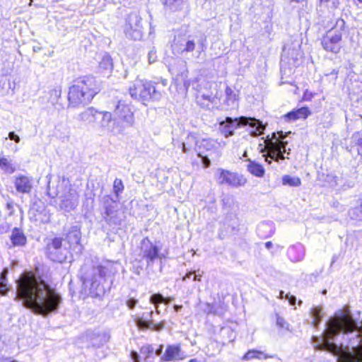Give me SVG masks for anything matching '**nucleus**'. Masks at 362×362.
<instances>
[{
  "mask_svg": "<svg viewBox=\"0 0 362 362\" xmlns=\"http://www.w3.org/2000/svg\"><path fill=\"white\" fill-rule=\"evenodd\" d=\"M187 357V354L181 349L180 344H171L166 347L165 354L162 356L165 361H181Z\"/></svg>",
  "mask_w": 362,
  "mask_h": 362,
  "instance_id": "17",
  "label": "nucleus"
},
{
  "mask_svg": "<svg viewBox=\"0 0 362 362\" xmlns=\"http://www.w3.org/2000/svg\"><path fill=\"white\" fill-rule=\"evenodd\" d=\"M115 115L127 127H132L134 124V115L130 105L124 100H119L115 109Z\"/></svg>",
  "mask_w": 362,
  "mask_h": 362,
  "instance_id": "12",
  "label": "nucleus"
},
{
  "mask_svg": "<svg viewBox=\"0 0 362 362\" xmlns=\"http://www.w3.org/2000/svg\"><path fill=\"white\" fill-rule=\"evenodd\" d=\"M113 65L110 56L105 54L100 62H99V68L104 71L110 72L112 69Z\"/></svg>",
  "mask_w": 362,
  "mask_h": 362,
  "instance_id": "30",
  "label": "nucleus"
},
{
  "mask_svg": "<svg viewBox=\"0 0 362 362\" xmlns=\"http://www.w3.org/2000/svg\"><path fill=\"white\" fill-rule=\"evenodd\" d=\"M100 90V86L93 76H83L74 81L68 93L69 106L78 107L90 103Z\"/></svg>",
  "mask_w": 362,
  "mask_h": 362,
  "instance_id": "3",
  "label": "nucleus"
},
{
  "mask_svg": "<svg viewBox=\"0 0 362 362\" xmlns=\"http://www.w3.org/2000/svg\"><path fill=\"white\" fill-rule=\"evenodd\" d=\"M349 151L353 156H359L362 160V134L356 132L353 134Z\"/></svg>",
  "mask_w": 362,
  "mask_h": 362,
  "instance_id": "21",
  "label": "nucleus"
},
{
  "mask_svg": "<svg viewBox=\"0 0 362 362\" xmlns=\"http://www.w3.org/2000/svg\"><path fill=\"white\" fill-rule=\"evenodd\" d=\"M276 325L281 329H285L286 330H288L289 329L288 323L286 322L285 320L280 316H278L276 318Z\"/></svg>",
  "mask_w": 362,
  "mask_h": 362,
  "instance_id": "41",
  "label": "nucleus"
},
{
  "mask_svg": "<svg viewBox=\"0 0 362 362\" xmlns=\"http://www.w3.org/2000/svg\"><path fill=\"white\" fill-rule=\"evenodd\" d=\"M128 91L131 97L136 100L141 101L144 105L149 100H160L162 94L156 89L151 81L136 78L131 82L128 87Z\"/></svg>",
  "mask_w": 362,
  "mask_h": 362,
  "instance_id": "7",
  "label": "nucleus"
},
{
  "mask_svg": "<svg viewBox=\"0 0 362 362\" xmlns=\"http://www.w3.org/2000/svg\"><path fill=\"white\" fill-rule=\"evenodd\" d=\"M141 351L152 353L153 351V348L151 345L144 346L141 348Z\"/></svg>",
  "mask_w": 362,
  "mask_h": 362,
  "instance_id": "48",
  "label": "nucleus"
},
{
  "mask_svg": "<svg viewBox=\"0 0 362 362\" xmlns=\"http://www.w3.org/2000/svg\"><path fill=\"white\" fill-rule=\"evenodd\" d=\"M194 274V272H189L182 278L183 281H186L187 279H189Z\"/></svg>",
  "mask_w": 362,
  "mask_h": 362,
  "instance_id": "54",
  "label": "nucleus"
},
{
  "mask_svg": "<svg viewBox=\"0 0 362 362\" xmlns=\"http://www.w3.org/2000/svg\"><path fill=\"white\" fill-rule=\"evenodd\" d=\"M61 94L62 87L59 86H55L49 90V102L53 105H55L57 103L59 99L60 98Z\"/></svg>",
  "mask_w": 362,
  "mask_h": 362,
  "instance_id": "36",
  "label": "nucleus"
},
{
  "mask_svg": "<svg viewBox=\"0 0 362 362\" xmlns=\"http://www.w3.org/2000/svg\"><path fill=\"white\" fill-rule=\"evenodd\" d=\"M198 156L202 158V163L204 168H208L211 165V161L209 158H208V155L204 156L202 154V152L201 151L198 153Z\"/></svg>",
  "mask_w": 362,
  "mask_h": 362,
  "instance_id": "42",
  "label": "nucleus"
},
{
  "mask_svg": "<svg viewBox=\"0 0 362 362\" xmlns=\"http://www.w3.org/2000/svg\"><path fill=\"white\" fill-rule=\"evenodd\" d=\"M344 21L342 19H339L337 22V25L340 28H343L344 26Z\"/></svg>",
  "mask_w": 362,
  "mask_h": 362,
  "instance_id": "55",
  "label": "nucleus"
},
{
  "mask_svg": "<svg viewBox=\"0 0 362 362\" xmlns=\"http://www.w3.org/2000/svg\"><path fill=\"white\" fill-rule=\"evenodd\" d=\"M113 189L117 197L119 196V194L122 192L124 189V185L122 180L116 178L113 183Z\"/></svg>",
  "mask_w": 362,
  "mask_h": 362,
  "instance_id": "39",
  "label": "nucleus"
},
{
  "mask_svg": "<svg viewBox=\"0 0 362 362\" xmlns=\"http://www.w3.org/2000/svg\"><path fill=\"white\" fill-rule=\"evenodd\" d=\"M172 301L171 298H164L163 295L160 293H156L151 296L150 302L154 304L156 307V313H159V310L158 309V303H163L165 304L168 305Z\"/></svg>",
  "mask_w": 362,
  "mask_h": 362,
  "instance_id": "32",
  "label": "nucleus"
},
{
  "mask_svg": "<svg viewBox=\"0 0 362 362\" xmlns=\"http://www.w3.org/2000/svg\"><path fill=\"white\" fill-rule=\"evenodd\" d=\"M225 145L226 143L224 141L219 142L217 140L211 139H204L199 142L198 147L199 149L204 148L206 151L213 152L219 147L224 146Z\"/></svg>",
  "mask_w": 362,
  "mask_h": 362,
  "instance_id": "24",
  "label": "nucleus"
},
{
  "mask_svg": "<svg viewBox=\"0 0 362 362\" xmlns=\"http://www.w3.org/2000/svg\"><path fill=\"white\" fill-rule=\"evenodd\" d=\"M99 118L100 111L92 107L86 108L76 117L77 120L86 123H95Z\"/></svg>",
  "mask_w": 362,
  "mask_h": 362,
  "instance_id": "20",
  "label": "nucleus"
},
{
  "mask_svg": "<svg viewBox=\"0 0 362 362\" xmlns=\"http://www.w3.org/2000/svg\"><path fill=\"white\" fill-rule=\"evenodd\" d=\"M105 267L98 265L90 267L85 264L81 267V279L83 289L93 297L100 296L104 293L103 282L106 274Z\"/></svg>",
  "mask_w": 362,
  "mask_h": 362,
  "instance_id": "5",
  "label": "nucleus"
},
{
  "mask_svg": "<svg viewBox=\"0 0 362 362\" xmlns=\"http://www.w3.org/2000/svg\"><path fill=\"white\" fill-rule=\"evenodd\" d=\"M225 93L226 104L231 108H235L238 106V95L229 86L226 87Z\"/></svg>",
  "mask_w": 362,
  "mask_h": 362,
  "instance_id": "27",
  "label": "nucleus"
},
{
  "mask_svg": "<svg viewBox=\"0 0 362 362\" xmlns=\"http://www.w3.org/2000/svg\"><path fill=\"white\" fill-rule=\"evenodd\" d=\"M209 87L212 90L210 93H202L200 98H198L199 103L203 107H206L208 109H210L209 103L211 104H217V100L218 98V92L217 90V84L215 83H209Z\"/></svg>",
  "mask_w": 362,
  "mask_h": 362,
  "instance_id": "15",
  "label": "nucleus"
},
{
  "mask_svg": "<svg viewBox=\"0 0 362 362\" xmlns=\"http://www.w3.org/2000/svg\"><path fill=\"white\" fill-rule=\"evenodd\" d=\"M181 146L183 153H187L189 149L186 146V144L185 143H182Z\"/></svg>",
  "mask_w": 362,
  "mask_h": 362,
  "instance_id": "53",
  "label": "nucleus"
},
{
  "mask_svg": "<svg viewBox=\"0 0 362 362\" xmlns=\"http://www.w3.org/2000/svg\"><path fill=\"white\" fill-rule=\"evenodd\" d=\"M8 138L11 139V140H13L16 143H19L20 141H21V139L20 137L15 134V132H9L8 134Z\"/></svg>",
  "mask_w": 362,
  "mask_h": 362,
  "instance_id": "46",
  "label": "nucleus"
},
{
  "mask_svg": "<svg viewBox=\"0 0 362 362\" xmlns=\"http://www.w3.org/2000/svg\"><path fill=\"white\" fill-rule=\"evenodd\" d=\"M247 170L253 175L259 177H262L264 175V169L262 165L250 159L247 160Z\"/></svg>",
  "mask_w": 362,
  "mask_h": 362,
  "instance_id": "26",
  "label": "nucleus"
},
{
  "mask_svg": "<svg viewBox=\"0 0 362 362\" xmlns=\"http://www.w3.org/2000/svg\"><path fill=\"white\" fill-rule=\"evenodd\" d=\"M298 119H305L310 115V111L307 107L296 110Z\"/></svg>",
  "mask_w": 362,
  "mask_h": 362,
  "instance_id": "40",
  "label": "nucleus"
},
{
  "mask_svg": "<svg viewBox=\"0 0 362 362\" xmlns=\"http://www.w3.org/2000/svg\"><path fill=\"white\" fill-rule=\"evenodd\" d=\"M124 31L127 37L140 40L142 37L143 28L141 18L136 12L131 13L124 25Z\"/></svg>",
  "mask_w": 362,
  "mask_h": 362,
  "instance_id": "8",
  "label": "nucleus"
},
{
  "mask_svg": "<svg viewBox=\"0 0 362 362\" xmlns=\"http://www.w3.org/2000/svg\"><path fill=\"white\" fill-rule=\"evenodd\" d=\"M163 351V345H160L159 348L156 351L157 356H160Z\"/></svg>",
  "mask_w": 362,
  "mask_h": 362,
  "instance_id": "56",
  "label": "nucleus"
},
{
  "mask_svg": "<svg viewBox=\"0 0 362 362\" xmlns=\"http://www.w3.org/2000/svg\"><path fill=\"white\" fill-rule=\"evenodd\" d=\"M165 5L167 8L172 11H176L181 10L185 4V0H164Z\"/></svg>",
  "mask_w": 362,
  "mask_h": 362,
  "instance_id": "33",
  "label": "nucleus"
},
{
  "mask_svg": "<svg viewBox=\"0 0 362 362\" xmlns=\"http://www.w3.org/2000/svg\"><path fill=\"white\" fill-rule=\"evenodd\" d=\"M6 208L10 211V214H11L13 213V202H8L6 204Z\"/></svg>",
  "mask_w": 362,
  "mask_h": 362,
  "instance_id": "51",
  "label": "nucleus"
},
{
  "mask_svg": "<svg viewBox=\"0 0 362 362\" xmlns=\"http://www.w3.org/2000/svg\"><path fill=\"white\" fill-rule=\"evenodd\" d=\"M181 48V52H192L195 51L196 57H199L206 47V37L204 34L199 33L189 36Z\"/></svg>",
  "mask_w": 362,
  "mask_h": 362,
  "instance_id": "10",
  "label": "nucleus"
},
{
  "mask_svg": "<svg viewBox=\"0 0 362 362\" xmlns=\"http://www.w3.org/2000/svg\"><path fill=\"white\" fill-rule=\"evenodd\" d=\"M8 274L7 269H4L1 274L0 277V294L5 295L8 291L6 287V276Z\"/></svg>",
  "mask_w": 362,
  "mask_h": 362,
  "instance_id": "37",
  "label": "nucleus"
},
{
  "mask_svg": "<svg viewBox=\"0 0 362 362\" xmlns=\"http://www.w3.org/2000/svg\"><path fill=\"white\" fill-rule=\"evenodd\" d=\"M78 195L75 190L70 189L69 194L63 197L60 207L66 211L74 209L78 205Z\"/></svg>",
  "mask_w": 362,
  "mask_h": 362,
  "instance_id": "19",
  "label": "nucleus"
},
{
  "mask_svg": "<svg viewBox=\"0 0 362 362\" xmlns=\"http://www.w3.org/2000/svg\"><path fill=\"white\" fill-rule=\"evenodd\" d=\"M286 298L288 300L291 305H293L296 303V298L293 296H289L288 294H286Z\"/></svg>",
  "mask_w": 362,
  "mask_h": 362,
  "instance_id": "49",
  "label": "nucleus"
},
{
  "mask_svg": "<svg viewBox=\"0 0 362 362\" xmlns=\"http://www.w3.org/2000/svg\"><path fill=\"white\" fill-rule=\"evenodd\" d=\"M285 117L288 120V121H295L296 119H298V116H297V113H296V110H293L288 113H287L286 115H285Z\"/></svg>",
  "mask_w": 362,
  "mask_h": 362,
  "instance_id": "44",
  "label": "nucleus"
},
{
  "mask_svg": "<svg viewBox=\"0 0 362 362\" xmlns=\"http://www.w3.org/2000/svg\"><path fill=\"white\" fill-rule=\"evenodd\" d=\"M267 357L264 356V353L257 351L255 349L249 350L243 357V360L244 361H250L252 359H258L261 360L262 358H266Z\"/></svg>",
  "mask_w": 362,
  "mask_h": 362,
  "instance_id": "34",
  "label": "nucleus"
},
{
  "mask_svg": "<svg viewBox=\"0 0 362 362\" xmlns=\"http://www.w3.org/2000/svg\"><path fill=\"white\" fill-rule=\"evenodd\" d=\"M1 361H9V362H18L17 361H10V358H6V357H3L0 359V362Z\"/></svg>",
  "mask_w": 362,
  "mask_h": 362,
  "instance_id": "57",
  "label": "nucleus"
},
{
  "mask_svg": "<svg viewBox=\"0 0 362 362\" xmlns=\"http://www.w3.org/2000/svg\"><path fill=\"white\" fill-rule=\"evenodd\" d=\"M105 209L104 213V219L109 224H115V219L116 215V203L115 201L107 198L105 203Z\"/></svg>",
  "mask_w": 362,
  "mask_h": 362,
  "instance_id": "22",
  "label": "nucleus"
},
{
  "mask_svg": "<svg viewBox=\"0 0 362 362\" xmlns=\"http://www.w3.org/2000/svg\"><path fill=\"white\" fill-rule=\"evenodd\" d=\"M0 168L8 174H12L16 171V167L12 163L11 160L6 157L0 158Z\"/></svg>",
  "mask_w": 362,
  "mask_h": 362,
  "instance_id": "29",
  "label": "nucleus"
},
{
  "mask_svg": "<svg viewBox=\"0 0 362 362\" xmlns=\"http://www.w3.org/2000/svg\"><path fill=\"white\" fill-rule=\"evenodd\" d=\"M131 357L134 362H139V355L136 351L131 352Z\"/></svg>",
  "mask_w": 362,
  "mask_h": 362,
  "instance_id": "50",
  "label": "nucleus"
},
{
  "mask_svg": "<svg viewBox=\"0 0 362 362\" xmlns=\"http://www.w3.org/2000/svg\"><path fill=\"white\" fill-rule=\"evenodd\" d=\"M99 337H100V341L99 343H97L95 344L96 345L98 346H100V345H103L105 343H107L109 340H110V336L109 334L107 333H105V332H103L101 334H98V335Z\"/></svg>",
  "mask_w": 362,
  "mask_h": 362,
  "instance_id": "43",
  "label": "nucleus"
},
{
  "mask_svg": "<svg viewBox=\"0 0 362 362\" xmlns=\"http://www.w3.org/2000/svg\"><path fill=\"white\" fill-rule=\"evenodd\" d=\"M291 134V132L284 133L281 131L277 133H272V136H268L264 141L265 145H259L260 152L264 153L263 156L265 158V160L268 163H272V160L274 161H279V160H284L288 158L287 156H284V153L290 154L291 149H286L288 142L284 141L286 135Z\"/></svg>",
  "mask_w": 362,
  "mask_h": 362,
  "instance_id": "4",
  "label": "nucleus"
},
{
  "mask_svg": "<svg viewBox=\"0 0 362 362\" xmlns=\"http://www.w3.org/2000/svg\"><path fill=\"white\" fill-rule=\"evenodd\" d=\"M243 156H247V152L245 151L244 154H243Z\"/></svg>",
  "mask_w": 362,
  "mask_h": 362,
  "instance_id": "64",
  "label": "nucleus"
},
{
  "mask_svg": "<svg viewBox=\"0 0 362 362\" xmlns=\"http://www.w3.org/2000/svg\"><path fill=\"white\" fill-rule=\"evenodd\" d=\"M140 255L146 259L148 265L153 264L157 258L161 259L159 254V249L153 245L148 239L145 238L141 242Z\"/></svg>",
  "mask_w": 362,
  "mask_h": 362,
  "instance_id": "13",
  "label": "nucleus"
},
{
  "mask_svg": "<svg viewBox=\"0 0 362 362\" xmlns=\"http://www.w3.org/2000/svg\"><path fill=\"white\" fill-rule=\"evenodd\" d=\"M284 291H280L279 298H284Z\"/></svg>",
  "mask_w": 362,
  "mask_h": 362,
  "instance_id": "61",
  "label": "nucleus"
},
{
  "mask_svg": "<svg viewBox=\"0 0 362 362\" xmlns=\"http://www.w3.org/2000/svg\"><path fill=\"white\" fill-rule=\"evenodd\" d=\"M93 199H90V204L91 206L93 204Z\"/></svg>",
  "mask_w": 362,
  "mask_h": 362,
  "instance_id": "63",
  "label": "nucleus"
},
{
  "mask_svg": "<svg viewBox=\"0 0 362 362\" xmlns=\"http://www.w3.org/2000/svg\"><path fill=\"white\" fill-rule=\"evenodd\" d=\"M10 239L14 247L23 246L27 240L23 232L17 228L12 230Z\"/></svg>",
  "mask_w": 362,
  "mask_h": 362,
  "instance_id": "25",
  "label": "nucleus"
},
{
  "mask_svg": "<svg viewBox=\"0 0 362 362\" xmlns=\"http://www.w3.org/2000/svg\"><path fill=\"white\" fill-rule=\"evenodd\" d=\"M318 350L337 356L338 362H362V326L348 310H339L326 323L322 337H313Z\"/></svg>",
  "mask_w": 362,
  "mask_h": 362,
  "instance_id": "1",
  "label": "nucleus"
},
{
  "mask_svg": "<svg viewBox=\"0 0 362 362\" xmlns=\"http://www.w3.org/2000/svg\"><path fill=\"white\" fill-rule=\"evenodd\" d=\"M182 305H174V309L176 312H178L180 311L181 309H182Z\"/></svg>",
  "mask_w": 362,
  "mask_h": 362,
  "instance_id": "58",
  "label": "nucleus"
},
{
  "mask_svg": "<svg viewBox=\"0 0 362 362\" xmlns=\"http://www.w3.org/2000/svg\"><path fill=\"white\" fill-rule=\"evenodd\" d=\"M112 113L107 111L100 112V118L95 122L98 127L103 131L113 132L110 129L112 122Z\"/></svg>",
  "mask_w": 362,
  "mask_h": 362,
  "instance_id": "23",
  "label": "nucleus"
},
{
  "mask_svg": "<svg viewBox=\"0 0 362 362\" xmlns=\"http://www.w3.org/2000/svg\"><path fill=\"white\" fill-rule=\"evenodd\" d=\"M16 191L22 194L30 193L33 188V178L23 175H18L14 181Z\"/></svg>",
  "mask_w": 362,
  "mask_h": 362,
  "instance_id": "18",
  "label": "nucleus"
},
{
  "mask_svg": "<svg viewBox=\"0 0 362 362\" xmlns=\"http://www.w3.org/2000/svg\"><path fill=\"white\" fill-rule=\"evenodd\" d=\"M66 239L70 244H78L81 239V233L77 226H72L67 232Z\"/></svg>",
  "mask_w": 362,
  "mask_h": 362,
  "instance_id": "28",
  "label": "nucleus"
},
{
  "mask_svg": "<svg viewBox=\"0 0 362 362\" xmlns=\"http://www.w3.org/2000/svg\"><path fill=\"white\" fill-rule=\"evenodd\" d=\"M291 2H299L300 0H290Z\"/></svg>",
  "mask_w": 362,
  "mask_h": 362,
  "instance_id": "62",
  "label": "nucleus"
},
{
  "mask_svg": "<svg viewBox=\"0 0 362 362\" xmlns=\"http://www.w3.org/2000/svg\"><path fill=\"white\" fill-rule=\"evenodd\" d=\"M15 299L35 314L47 316L58 310L61 296L40 277L24 272L16 281Z\"/></svg>",
  "mask_w": 362,
  "mask_h": 362,
  "instance_id": "2",
  "label": "nucleus"
},
{
  "mask_svg": "<svg viewBox=\"0 0 362 362\" xmlns=\"http://www.w3.org/2000/svg\"><path fill=\"white\" fill-rule=\"evenodd\" d=\"M282 185H288L290 187H298L301 185V180L298 177H292L291 175H286L282 177Z\"/></svg>",
  "mask_w": 362,
  "mask_h": 362,
  "instance_id": "35",
  "label": "nucleus"
},
{
  "mask_svg": "<svg viewBox=\"0 0 362 362\" xmlns=\"http://www.w3.org/2000/svg\"><path fill=\"white\" fill-rule=\"evenodd\" d=\"M216 181L220 185H227L232 187L244 186L247 180L241 175L219 168L216 173Z\"/></svg>",
  "mask_w": 362,
  "mask_h": 362,
  "instance_id": "9",
  "label": "nucleus"
},
{
  "mask_svg": "<svg viewBox=\"0 0 362 362\" xmlns=\"http://www.w3.org/2000/svg\"><path fill=\"white\" fill-rule=\"evenodd\" d=\"M64 251L61 238H54L47 243L46 255L51 260L62 262L66 258Z\"/></svg>",
  "mask_w": 362,
  "mask_h": 362,
  "instance_id": "11",
  "label": "nucleus"
},
{
  "mask_svg": "<svg viewBox=\"0 0 362 362\" xmlns=\"http://www.w3.org/2000/svg\"><path fill=\"white\" fill-rule=\"evenodd\" d=\"M136 303L137 300L134 298H131L127 302V305L130 309H133L136 306Z\"/></svg>",
  "mask_w": 362,
  "mask_h": 362,
  "instance_id": "47",
  "label": "nucleus"
},
{
  "mask_svg": "<svg viewBox=\"0 0 362 362\" xmlns=\"http://www.w3.org/2000/svg\"><path fill=\"white\" fill-rule=\"evenodd\" d=\"M248 125L250 127V133L252 136H257L263 134L265 129L262 122L255 118L241 117L233 119L230 117H226L224 121L219 124V129L221 133L228 137L233 135L234 131L240 126Z\"/></svg>",
  "mask_w": 362,
  "mask_h": 362,
  "instance_id": "6",
  "label": "nucleus"
},
{
  "mask_svg": "<svg viewBox=\"0 0 362 362\" xmlns=\"http://www.w3.org/2000/svg\"><path fill=\"white\" fill-rule=\"evenodd\" d=\"M341 40V35L337 33L334 35H327L322 40L323 48L333 53H338L340 51V42Z\"/></svg>",
  "mask_w": 362,
  "mask_h": 362,
  "instance_id": "16",
  "label": "nucleus"
},
{
  "mask_svg": "<svg viewBox=\"0 0 362 362\" xmlns=\"http://www.w3.org/2000/svg\"><path fill=\"white\" fill-rule=\"evenodd\" d=\"M188 362H204V361L202 360H199L198 358H192V359H190Z\"/></svg>",
  "mask_w": 362,
  "mask_h": 362,
  "instance_id": "60",
  "label": "nucleus"
},
{
  "mask_svg": "<svg viewBox=\"0 0 362 362\" xmlns=\"http://www.w3.org/2000/svg\"><path fill=\"white\" fill-rule=\"evenodd\" d=\"M194 277H193V280L194 281H200L202 279V274H197L194 272Z\"/></svg>",
  "mask_w": 362,
  "mask_h": 362,
  "instance_id": "52",
  "label": "nucleus"
},
{
  "mask_svg": "<svg viewBox=\"0 0 362 362\" xmlns=\"http://www.w3.org/2000/svg\"><path fill=\"white\" fill-rule=\"evenodd\" d=\"M322 310L320 307H314L311 309L310 316L313 318L312 325L317 327L322 320Z\"/></svg>",
  "mask_w": 362,
  "mask_h": 362,
  "instance_id": "31",
  "label": "nucleus"
},
{
  "mask_svg": "<svg viewBox=\"0 0 362 362\" xmlns=\"http://www.w3.org/2000/svg\"><path fill=\"white\" fill-rule=\"evenodd\" d=\"M349 215L351 218L360 221L362 220V209H361V204L356 208L351 209L349 211Z\"/></svg>",
  "mask_w": 362,
  "mask_h": 362,
  "instance_id": "38",
  "label": "nucleus"
},
{
  "mask_svg": "<svg viewBox=\"0 0 362 362\" xmlns=\"http://www.w3.org/2000/svg\"><path fill=\"white\" fill-rule=\"evenodd\" d=\"M272 246V242L269 241V242H267L265 243V247L267 248V249H270Z\"/></svg>",
  "mask_w": 362,
  "mask_h": 362,
  "instance_id": "59",
  "label": "nucleus"
},
{
  "mask_svg": "<svg viewBox=\"0 0 362 362\" xmlns=\"http://www.w3.org/2000/svg\"><path fill=\"white\" fill-rule=\"evenodd\" d=\"M148 62L150 64L154 62L156 59V52L154 50H151L148 52Z\"/></svg>",
  "mask_w": 362,
  "mask_h": 362,
  "instance_id": "45",
  "label": "nucleus"
},
{
  "mask_svg": "<svg viewBox=\"0 0 362 362\" xmlns=\"http://www.w3.org/2000/svg\"><path fill=\"white\" fill-rule=\"evenodd\" d=\"M153 315V312L151 311L148 313L149 320L144 318V317H137L135 318L134 322L136 325V327L140 330H146V329H152L157 332L162 330L164 328L165 323L164 322H160L158 324H155L152 320V317Z\"/></svg>",
  "mask_w": 362,
  "mask_h": 362,
  "instance_id": "14",
  "label": "nucleus"
}]
</instances>
